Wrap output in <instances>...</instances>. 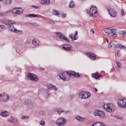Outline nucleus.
Masks as SVG:
<instances>
[{
  "instance_id": "obj_50",
  "label": "nucleus",
  "mask_w": 126,
  "mask_h": 126,
  "mask_svg": "<svg viewBox=\"0 0 126 126\" xmlns=\"http://www.w3.org/2000/svg\"><path fill=\"white\" fill-rule=\"evenodd\" d=\"M91 31L92 32V33L93 34H94V31L93 30H91Z\"/></svg>"
},
{
  "instance_id": "obj_6",
  "label": "nucleus",
  "mask_w": 126,
  "mask_h": 126,
  "mask_svg": "<svg viewBox=\"0 0 126 126\" xmlns=\"http://www.w3.org/2000/svg\"><path fill=\"white\" fill-rule=\"evenodd\" d=\"M94 114L95 116H98L102 118H104L105 116V115L104 112L103 111L98 110H95Z\"/></svg>"
},
{
  "instance_id": "obj_12",
  "label": "nucleus",
  "mask_w": 126,
  "mask_h": 126,
  "mask_svg": "<svg viewBox=\"0 0 126 126\" xmlns=\"http://www.w3.org/2000/svg\"><path fill=\"white\" fill-rule=\"evenodd\" d=\"M110 31L109 32V35L112 36L113 37H116L117 36V34L115 33L116 30L114 28L111 29L110 28Z\"/></svg>"
},
{
  "instance_id": "obj_58",
  "label": "nucleus",
  "mask_w": 126,
  "mask_h": 126,
  "mask_svg": "<svg viewBox=\"0 0 126 126\" xmlns=\"http://www.w3.org/2000/svg\"><path fill=\"white\" fill-rule=\"evenodd\" d=\"M107 40V42L108 43L109 41L108 40Z\"/></svg>"
},
{
  "instance_id": "obj_40",
  "label": "nucleus",
  "mask_w": 126,
  "mask_h": 126,
  "mask_svg": "<svg viewBox=\"0 0 126 126\" xmlns=\"http://www.w3.org/2000/svg\"><path fill=\"white\" fill-rule=\"evenodd\" d=\"M14 118L12 117H11L9 119V121L11 122H14Z\"/></svg>"
},
{
  "instance_id": "obj_24",
  "label": "nucleus",
  "mask_w": 126,
  "mask_h": 126,
  "mask_svg": "<svg viewBox=\"0 0 126 126\" xmlns=\"http://www.w3.org/2000/svg\"><path fill=\"white\" fill-rule=\"evenodd\" d=\"M75 118L79 122L83 121L85 120V118L79 116H76L75 117Z\"/></svg>"
},
{
  "instance_id": "obj_37",
  "label": "nucleus",
  "mask_w": 126,
  "mask_h": 126,
  "mask_svg": "<svg viewBox=\"0 0 126 126\" xmlns=\"http://www.w3.org/2000/svg\"><path fill=\"white\" fill-rule=\"evenodd\" d=\"M53 15L57 16H58L59 14L58 11H55V10L53 11Z\"/></svg>"
},
{
  "instance_id": "obj_9",
  "label": "nucleus",
  "mask_w": 126,
  "mask_h": 126,
  "mask_svg": "<svg viewBox=\"0 0 126 126\" xmlns=\"http://www.w3.org/2000/svg\"><path fill=\"white\" fill-rule=\"evenodd\" d=\"M27 77L29 79L32 80L37 81L38 80V77L32 73H29Z\"/></svg>"
},
{
  "instance_id": "obj_21",
  "label": "nucleus",
  "mask_w": 126,
  "mask_h": 126,
  "mask_svg": "<svg viewBox=\"0 0 126 126\" xmlns=\"http://www.w3.org/2000/svg\"><path fill=\"white\" fill-rule=\"evenodd\" d=\"M54 111L57 112V113L59 115L61 113L64 112L63 110L61 108L59 109L55 108L54 109Z\"/></svg>"
},
{
  "instance_id": "obj_26",
  "label": "nucleus",
  "mask_w": 126,
  "mask_h": 126,
  "mask_svg": "<svg viewBox=\"0 0 126 126\" xmlns=\"http://www.w3.org/2000/svg\"><path fill=\"white\" fill-rule=\"evenodd\" d=\"M92 77L96 79H97L100 77L102 76L101 75H98L97 73L93 74L92 75Z\"/></svg>"
},
{
  "instance_id": "obj_16",
  "label": "nucleus",
  "mask_w": 126,
  "mask_h": 126,
  "mask_svg": "<svg viewBox=\"0 0 126 126\" xmlns=\"http://www.w3.org/2000/svg\"><path fill=\"white\" fill-rule=\"evenodd\" d=\"M59 76L60 78L63 80L65 81L68 79H67V78L65 76V72L60 73L59 74Z\"/></svg>"
},
{
  "instance_id": "obj_32",
  "label": "nucleus",
  "mask_w": 126,
  "mask_h": 126,
  "mask_svg": "<svg viewBox=\"0 0 126 126\" xmlns=\"http://www.w3.org/2000/svg\"><path fill=\"white\" fill-rule=\"evenodd\" d=\"M12 2L11 0H4V2L5 4L11 3Z\"/></svg>"
},
{
  "instance_id": "obj_51",
  "label": "nucleus",
  "mask_w": 126,
  "mask_h": 126,
  "mask_svg": "<svg viewBox=\"0 0 126 126\" xmlns=\"http://www.w3.org/2000/svg\"><path fill=\"white\" fill-rule=\"evenodd\" d=\"M29 118V116H26L25 118L26 119H28Z\"/></svg>"
},
{
  "instance_id": "obj_46",
  "label": "nucleus",
  "mask_w": 126,
  "mask_h": 126,
  "mask_svg": "<svg viewBox=\"0 0 126 126\" xmlns=\"http://www.w3.org/2000/svg\"><path fill=\"white\" fill-rule=\"evenodd\" d=\"M121 15H122L124 13V11L123 9L121 10Z\"/></svg>"
},
{
  "instance_id": "obj_57",
  "label": "nucleus",
  "mask_w": 126,
  "mask_h": 126,
  "mask_svg": "<svg viewBox=\"0 0 126 126\" xmlns=\"http://www.w3.org/2000/svg\"><path fill=\"white\" fill-rule=\"evenodd\" d=\"M94 89L96 90V92L97 91H98V90L96 88H95Z\"/></svg>"
},
{
  "instance_id": "obj_44",
  "label": "nucleus",
  "mask_w": 126,
  "mask_h": 126,
  "mask_svg": "<svg viewBox=\"0 0 126 126\" xmlns=\"http://www.w3.org/2000/svg\"><path fill=\"white\" fill-rule=\"evenodd\" d=\"M17 120L16 119L14 118V122H13L14 123H16L17 122Z\"/></svg>"
},
{
  "instance_id": "obj_36",
  "label": "nucleus",
  "mask_w": 126,
  "mask_h": 126,
  "mask_svg": "<svg viewBox=\"0 0 126 126\" xmlns=\"http://www.w3.org/2000/svg\"><path fill=\"white\" fill-rule=\"evenodd\" d=\"M121 34H122V36L124 37H126V32L124 31H122L121 32Z\"/></svg>"
},
{
  "instance_id": "obj_19",
  "label": "nucleus",
  "mask_w": 126,
  "mask_h": 126,
  "mask_svg": "<svg viewBox=\"0 0 126 126\" xmlns=\"http://www.w3.org/2000/svg\"><path fill=\"white\" fill-rule=\"evenodd\" d=\"M56 34L57 36V37L59 38L60 39H62L64 40L68 41L66 38L61 33L59 32H57Z\"/></svg>"
},
{
  "instance_id": "obj_20",
  "label": "nucleus",
  "mask_w": 126,
  "mask_h": 126,
  "mask_svg": "<svg viewBox=\"0 0 126 126\" xmlns=\"http://www.w3.org/2000/svg\"><path fill=\"white\" fill-rule=\"evenodd\" d=\"M4 23L6 24H15V21L9 19L5 20L4 21Z\"/></svg>"
},
{
  "instance_id": "obj_42",
  "label": "nucleus",
  "mask_w": 126,
  "mask_h": 126,
  "mask_svg": "<svg viewBox=\"0 0 126 126\" xmlns=\"http://www.w3.org/2000/svg\"><path fill=\"white\" fill-rule=\"evenodd\" d=\"M48 22L51 24H54V22L51 21V20H48Z\"/></svg>"
},
{
  "instance_id": "obj_35",
  "label": "nucleus",
  "mask_w": 126,
  "mask_h": 126,
  "mask_svg": "<svg viewBox=\"0 0 126 126\" xmlns=\"http://www.w3.org/2000/svg\"><path fill=\"white\" fill-rule=\"evenodd\" d=\"M74 6V4L73 1H71L70 4L69 5V7H73Z\"/></svg>"
},
{
  "instance_id": "obj_11",
  "label": "nucleus",
  "mask_w": 126,
  "mask_h": 126,
  "mask_svg": "<svg viewBox=\"0 0 126 126\" xmlns=\"http://www.w3.org/2000/svg\"><path fill=\"white\" fill-rule=\"evenodd\" d=\"M108 10L110 15L111 16L113 17H116L117 13L115 10L114 9H111V10L108 9Z\"/></svg>"
},
{
  "instance_id": "obj_10",
  "label": "nucleus",
  "mask_w": 126,
  "mask_h": 126,
  "mask_svg": "<svg viewBox=\"0 0 126 126\" xmlns=\"http://www.w3.org/2000/svg\"><path fill=\"white\" fill-rule=\"evenodd\" d=\"M66 73L69 76H72L77 78L80 77V75L78 73H76L75 71H67Z\"/></svg>"
},
{
  "instance_id": "obj_52",
  "label": "nucleus",
  "mask_w": 126,
  "mask_h": 126,
  "mask_svg": "<svg viewBox=\"0 0 126 126\" xmlns=\"http://www.w3.org/2000/svg\"><path fill=\"white\" fill-rule=\"evenodd\" d=\"M78 34V32L77 31H76V33H75L74 35H75V36H76V35H77Z\"/></svg>"
},
{
  "instance_id": "obj_56",
  "label": "nucleus",
  "mask_w": 126,
  "mask_h": 126,
  "mask_svg": "<svg viewBox=\"0 0 126 126\" xmlns=\"http://www.w3.org/2000/svg\"><path fill=\"white\" fill-rule=\"evenodd\" d=\"M11 12V11H10V10H9L7 12V13H10V12Z\"/></svg>"
},
{
  "instance_id": "obj_5",
  "label": "nucleus",
  "mask_w": 126,
  "mask_h": 126,
  "mask_svg": "<svg viewBox=\"0 0 126 126\" xmlns=\"http://www.w3.org/2000/svg\"><path fill=\"white\" fill-rule=\"evenodd\" d=\"M66 122L65 119L64 118L60 117L55 121V123L57 125L61 126L64 125Z\"/></svg>"
},
{
  "instance_id": "obj_15",
  "label": "nucleus",
  "mask_w": 126,
  "mask_h": 126,
  "mask_svg": "<svg viewBox=\"0 0 126 126\" xmlns=\"http://www.w3.org/2000/svg\"><path fill=\"white\" fill-rule=\"evenodd\" d=\"M33 44L35 46H40V42L38 39L34 38L32 41Z\"/></svg>"
},
{
  "instance_id": "obj_45",
  "label": "nucleus",
  "mask_w": 126,
  "mask_h": 126,
  "mask_svg": "<svg viewBox=\"0 0 126 126\" xmlns=\"http://www.w3.org/2000/svg\"><path fill=\"white\" fill-rule=\"evenodd\" d=\"M66 14H63L62 15V16L64 18L66 17Z\"/></svg>"
},
{
  "instance_id": "obj_2",
  "label": "nucleus",
  "mask_w": 126,
  "mask_h": 126,
  "mask_svg": "<svg viewBox=\"0 0 126 126\" xmlns=\"http://www.w3.org/2000/svg\"><path fill=\"white\" fill-rule=\"evenodd\" d=\"M87 13L90 16L94 17L96 16L97 12L96 8L95 6H92L91 7L87 9Z\"/></svg>"
},
{
  "instance_id": "obj_41",
  "label": "nucleus",
  "mask_w": 126,
  "mask_h": 126,
  "mask_svg": "<svg viewBox=\"0 0 126 126\" xmlns=\"http://www.w3.org/2000/svg\"><path fill=\"white\" fill-rule=\"evenodd\" d=\"M116 55L119 57H120L121 56V54H120V52L119 51H118L116 53Z\"/></svg>"
},
{
  "instance_id": "obj_25",
  "label": "nucleus",
  "mask_w": 126,
  "mask_h": 126,
  "mask_svg": "<svg viewBox=\"0 0 126 126\" xmlns=\"http://www.w3.org/2000/svg\"><path fill=\"white\" fill-rule=\"evenodd\" d=\"M9 115L8 113L6 111H4L1 112L0 113L1 116L3 117H6Z\"/></svg>"
},
{
  "instance_id": "obj_55",
  "label": "nucleus",
  "mask_w": 126,
  "mask_h": 126,
  "mask_svg": "<svg viewBox=\"0 0 126 126\" xmlns=\"http://www.w3.org/2000/svg\"><path fill=\"white\" fill-rule=\"evenodd\" d=\"M108 46H109V47H111V45L110 44H109V45H108Z\"/></svg>"
},
{
  "instance_id": "obj_17",
  "label": "nucleus",
  "mask_w": 126,
  "mask_h": 126,
  "mask_svg": "<svg viewBox=\"0 0 126 126\" xmlns=\"http://www.w3.org/2000/svg\"><path fill=\"white\" fill-rule=\"evenodd\" d=\"M85 54L92 59L94 60L95 59L96 55L94 54L87 53H86Z\"/></svg>"
},
{
  "instance_id": "obj_34",
  "label": "nucleus",
  "mask_w": 126,
  "mask_h": 126,
  "mask_svg": "<svg viewBox=\"0 0 126 126\" xmlns=\"http://www.w3.org/2000/svg\"><path fill=\"white\" fill-rule=\"evenodd\" d=\"M4 26L2 25H0V32L5 29Z\"/></svg>"
},
{
  "instance_id": "obj_31",
  "label": "nucleus",
  "mask_w": 126,
  "mask_h": 126,
  "mask_svg": "<svg viewBox=\"0 0 126 126\" xmlns=\"http://www.w3.org/2000/svg\"><path fill=\"white\" fill-rule=\"evenodd\" d=\"M110 31V28L105 29L103 30L104 32L108 35L109 32Z\"/></svg>"
},
{
  "instance_id": "obj_14",
  "label": "nucleus",
  "mask_w": 126,
  "mask_h": 126,
  "mask_svg": "<svg viewBox=\"0 0 126 126\" xmlns=\"http://www.w3.org/2000/svg\"><path fill=\"white\" fill-rule=\"evenodd\" d=\"M10 30L11 32L14 33H17L18 34H20L22 33V32L21 31L17 30L13 27L10 29Z\"/></svg>"
},
{
  "instance_id": "obj_43",
  "label": "nucleus",
  "mask_w": 126,
  "mask_h": 126,
  "mask_svg": "<svg viewBox=\"0 0 126 126\" xmlns=\"http://www.w3.org/2000/svg\"><path fill=\"white\" fill-rule=\"evenodd\" d=\"M32 24L35 26H38V24L36 23H34Z\"/></svg>"
},
{
  "instance_id": "obj_33",
  "label": "nucleus",
  "mask_w": 126,
  "mask_h": 126,
  "mask_svg": "<svg viewBox=\"0 0 126 126\" xmlns=\"http://www.w3.org/2000/svg\"><path fill=\"white\" fill-rule=\"evenodd\" d=\"M116 63L118 68H120L121 67V64L120 62L116 61Z\"/></svg>"
},
{
  "instance_id": "obj_3",
  "label": "nucleus",
  "mask_w": 126,
  "mask_h": 126,
  "mask_svg": "<svg viewBox=\"0 0 126 126\" xmlns=\"http://www.w3.org/2000/svg\"><path fill=\"white\" fill-rule=\"evenodd\" d=\"M119 106L123 108H126V99L123 97L119 98L118 101Z\"/></svg>"
},
{
  "instance_id": "obj_54",
  "label": "nucleus",
  "mask_w": 126,
  "mask_h": 126,
  "mask_svg": "<svg viewBox=\"0 0 126 126\" xmlns=\"http://www.w3.org/2000/svg\"><path fill=\"white\" fill-rule=\"evenodd\" d=\"M29 41H27L26 42V44H29Z\"/></svg>"
},
{
  "instance_id": "obj_27",
  "label": "nucleus",
  "mask_w": 126,
  "mask_h": 126,
  "mask_svg": "<svg viewBox=\"0 0 126 126\" xmlns=\"http://www.w3.org/2000/svg\"><path fill=\"white\" fill-rule=\"evenodd\" d=\"M27 16L29 17H40L41 16L40 15L38 16V15H35L34 14H29Z\"/></svg>"
},
{
  "instance_id": "obj_7",
  "label": "nucleus",
  "mask_w": 126,
  "mask_h": 126,
  "mask_svg": "<svg viewBox=\"0 0 126 126\" xmlns=\"http://www.w3.org/2000/svg\"><path fill=\"white\" fill-rule=\"evenodd\" d=\"M9 98L8 95L6 93H3L0 94V100L4 101Z\"/></svg>"
},
{
  "instance_id": "obj_1",
  "label": "nucleus",
  "mask_w": 126,
  "mask_h": 126,
  "mask_svg": "<svg viewBox=\"0 0 126 126\" xmlns=\"http://www.w3.org/2000/svg\"><path fill=\"white\" fill-rule=\"evenodd\" d=\"M103 108L108 112H111L114 111L115 108L114 105L111 103H108L105 104Z\"/></svg>"
},
{
  "instance_id": "obj_49",
  "label": "nucleus",
  "mask_w": 126,
  "mask_h": 126,
  "mask_svg": "<svg viewBox=\"0 0 126 126\" xmlns=\"http://www.w3.org/2000/svg\"><path fill=\"white\" fill-rule=\"evenodd\" d=\"M65 113H70V111H65Z\"/></svg>"
},
{
  "instance_id": "obj_18",
  "label": "nucleus",
  "mask_w": 126,
  "mask_h": 126,
  "mask_svg": "<svg viewBox=\"0 0 126 126\" xmlns=\"http://www.w3.org/2000/svg\"><path fill=\"white\" fill-rule=\"evenodd\" d=\"M63 49L65 50L70 51L72 50V48L70 47V46L67 44L63 45Z\"/></svg>"
},
{
  "instance_id": "obj_29",
  "label": "nucleus",
  "mask_w": 126,
  "mask_h": 126,
  "mask_svg": "<svg viewBox=\"0 0 126 126\" xmlns=\"http://www.w3.org/2000/svg\"><path fill=\"white\" fill-rule=\"evenodd\" d=\"M44 92V96L46 98L48 97L49 95V91L48 90H45Z\"/></svg>"
},
{
  "instance_id": "obj_28",
  "label": "nucleus",
  "mask_w": 126,
  "mask_h": 126,
  "mask_svg": "<svg viewBox=\"0 0 126 126\" xmlns=\"http://www.w3.org/2000/svg\"><path fill=\"white\" fill-rule=\"evenodd\" d=\"M40 3L41 4H49L50 2V0H40Z\"/></svg>"
},
{
  "instance_id": "obj_48",
  "label": "nucleus",
  "mask_w": 126,
  "mask_h": 126,
  "mask_svg": "<svg viewBox=\"0 0 126 126\" xmlns=\"http://www.w3.org/2000/svg\"><path fill=\"white\" fill-rule=\"evenodd\" d=\"M117 118L118 119H121V117H120L119 116H117Z\"/></svg>"
},
{
  "instance_id": "obj_39",
  "label": "nucleus",
  "mask_w": 126,
  "mask_h": 126,
  "mask_svg": "<svg viewBox=\"0 0 126 126\" xmlns=\"http://www.w3.org/2000/svg\"><path fill=\"white\" fill-rule=\"evenodd\" d=\"M39 124L41 126H43L45 125V121L43 120H41L39 123Z\"/></svg>"
},
{
  "instance_id": "obj_8",
  "label": "nucleus",
  "mask_w": 126,
  "mask_h": 126,
  "mask_svg": "<svg viewBox=\"0 0 126 126\" xmlns=\"http://www.w3.org/2000/svg\"><path fill=\"white\" fill-rule=\"evenodd\" d=\"M23 11V9L21 8H14L12 12L13 14H19L21 13Z\"/></svg>"
},
{
  "instance_id": "obj_22",
  "label": "nucleus",
  "mask_w": 126,
  "mask_h": 126,
  "mask_svg": "<svg viewBox=\"0 0 126 126\" xmlns=\"http://www.w3.org/2000/svg\"><path fill=\"white\" fill-rule=\"evenodd\" d=\"M115 47L116 48H118L121 49H126V46H123L120 44L116 45H115Z\"/></svg>"
},
{
  "instance_id": "obj_53",
  "label": "nucleus",
  "mask_w": 126,
  "mask_h": 126,
  "mask_svg": "<svg viewBox=\"0 0 126 126\" xmlns=\"http://www.w3.org/2000/svg\"><path fill=\"white\" fill-rule=\"evenodd\" d=\"M32 6L36 8H38V6Z\"/></svg>"
},
{
  "instance_id": "obj_4",
  "label": "nucleus",
  "mask_w": 126,
  "mask_h": 126,
  "mask_svg": "<svg viewBox=\"0 0 126 126\" xmlns=\"http://www.w3.org/2000/svg\"><path fill=\"white\" fill-rule=\"evenodd\" d=\"M91 94L88 92H85L83 91L80 92L79 94V97L81 98L85 99L89 97Z\"/></svg>"
},
{
  "instance_id": "obj_13",
  "label": "nucleus",
  "mask_w": 126,
  "mask_h": 126,
  "mask_svg": "<svg viewBox=\"0 0 126 126\" xmlns=\"http://www.w3.org/2000/svg\"><path fill=\"white\" fill-rule=\"evenodd\" d=\"M47 86L48 89L50 90L52 89L54 90L55 91H57V88L56 86L52 84H48L47 85Z\"/></svg>"
},
{
  "instance_id": "obj_30",
  "label": "nucleus",
  "mask_w": 126,
  "mask_h": 126,
  "mask_svg": "<svg viewBox=\"0 0 126 126\" xmlns=\"http://www.w3.org/2000/svg\"><path fill=\"white\" fill-rule=\"evenodd\" d=\"M69 37L70 38H71L72 41L76 40V36L73 34H69Z\"/></svg>"
},
{
  "instance_id": "obj_38",
  "label": "nucleus",
  "mask_w": 126,
  "mask_h": 126,
  "mask_svg": "<svg viewBox=\"0 0 126 126\" xmlns=\"http://www.w3.org/2000/svg\"><path fill=\"white\" fill-rule=\"evenodd\" d=\"M39 114L41 115H44L45 114V112L44 111L40 110L39 111Z\"/></svg>"
},
{
  "instance_id": "obj_47",
  "label": "nucleus",
  "mask_w": 126,
  "mask_h": 126,
  "mask_svg": "<svg viewBox=\"0 0 126 126\" xmlns=\"http://www.w3.org/2000/svg\"><path fill=\"white\" fill-rule=\"evenodd\" d=\"M26 118V116H23L21 117V119H25Z\"/></svg>"
},
{
  "instance_id": "obj_23",
  "label": "nucleus",
  "mask_w": 126,
  "mask_h": 126,
  "mask_svg": "<svg viewBox=\"0 0 126 126\" xmlns=\"http://www.w3.org/2000/svg\"><path fill=\"white\" fill-rule=\"evenodd\" d=\"M92 126H106L104 124L101 122H97L92 125Z\"/></svg>"
}]
</instances>
